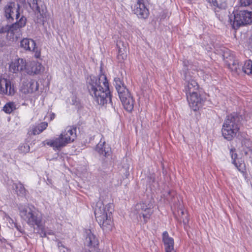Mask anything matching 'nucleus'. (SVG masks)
Masks as SVG:
<instances>
[{"mask_svg": "<svg viewBox=\"0 0 252 252\" xmlns=\"http://www.w3.org/2000/svg\"><path fill=\"white\" fill-rule=\"evenodd\" d=\"M87 88L90 94L99 105H103L108 102H111L109 83L104 74L97 78L91 76L88 80Z\"/></svg>", "mask_w": 252, "mask_h": 252, "instance_id": "nucleus-1", "label": "nucleus"}, {"mask_svg": "<svg viewBox=\"0 0 252 252\" xmlns=\"http://www.w3.org/2000/svg\"><path fill=\"white\" fill-rule=\"evenodd\" d=\"M113 209L111 204H108L105 207L100 203H98L94 210L96 221L100 227L106 232L111 231L113 223L112 220V213Z\"/></svg>", "mask_w": 252, "mask_h": 252, "instance_id": "nucleus-2", "label": "nucleus"}, {"mask_svg": "<svg viewBox=\"0 0 252 252\" xmlns=\"http://www.w3.org/2000/svg\"><path fill=\"white\" fill-rule=\"evenodd\" d=\"M19 215L29 225H36L39 227L41 224V213L34 206L30 205L19 204Z\"/></svg>", "mask_w": 252, "mask_h": 252, "instance_id": "nucleus-3", "label": "nucleus"}, {"mask_svg": "<svg viewBox=\"0 0 252 252\" xmlns=\"http://www.w3.org/2000/svg\"><path fill=\"white\" fill-rule=\"evenodd\" d=\"M240 129V117L235 113L226 117L221 129L224 138L231 140L234 137Z\"/></svg>", "mask_w": 252, "mask_h": 252, "instance_id": "nucleus-4", "label": "nucleus"}, {"mask_svg": "<svg viewBox=\"0 0 252 252\" xmlns=\"http://www.w3.org/2000/svg\"><path fill=\"white\" fill-rule=\"evenodd\" d=\"M233 14V15L230 17L229 20L232 27L235 30L252 23V12L241 10L236 14Z\"/></svg>", "mask_w": 252, "mask_h": 252, "instance_id": "nucleus-5", "label": "nucleus"}, {"mask_svg": "<svg viewBox=\"0 0 252 252\" xmlns=\"http://www.w3.org/2000/svg\"><path fill=\"white\" fill-rule=\"evenodd\" d=\"M153 213L152 205L145 202L137 203L135 206L134 214L139 221L146 223L150 219Z\"/></svg>", "mask_w": 252, "mask_h": 252, "instance_id": "nucleus-6", "label": "nucleus"}, {"mask_svg": "<svg viewBox=\"0 0 252 252\" xmlns=\"http://www.w3.org/2000/svg\"><path fill=\"white\" fill-rule=\"evenodd\" d=\"M20 5L19 4H16L15 2L9 1L4 6V14L6 19L10 22H13L15 19L18 20L20 16Z\"/></svg>", "mask_w": 252, "mask_h": 252, "instance_id": "nucleus-7", "label": "nucleus"}, {"mask_svg": "<svg viewBox=\"0 0 252 252\" xmlns=\"http://www.w3.org/2000/svg\"><path fill=\"white\" fill-rule=\"evenodd\" d=\"M223 56L225 62L232 71L238 74L242 70V64L239 63L238 60L235 59L230 51L224 53Z\"/></svg>", "mask_w": 252, "mask_h": 252, "instance_id": "nucleus-8", "label": "nucleus"}, {"mask_svg": "<svg viewBox=\"0 0 252 252\" xmlns=\"http://www.w3.org/2000/svg\"><path fill=\"white\" fill-rule=\"evenodd\" d=\"M70 138H66L63 137V135L61 134L56 137L52 139H47L42 142L44 145H47L48 146L52 147L55 151H60L63 147H65L66 144V142L70 141Z\"/></svg>", "mask_w": 252, "mask_h": 252, "instance_id": "nucleus-9", "label": "nucleus"}, {"mask_svg": "<svg viewBox=\"0 0 252 252\" xmlns=\"http://www.w3.org/2000/svg\"><path fill=\"white\" fill-rule=\"evenodd\" d=\"M230 154L232 159V163L235 165L237 169L241 172L245 178H246V166L244 161L238 158L235 148H231L230 150Z\"/></svg>", "mask_w": 252, "mask_h": 252, "instance_id": "nucleus-10", "label": "nucleus"}, {"mask_svg": "<svg viewBox=\"0 0 252 252\" xmlns=\"http://www.w3.org/2000/svg\"><path fill=\"white\" fill-rule=\"evenodd\" d=\"M187 99L191 109L195 111L201 106L202 99L198 92L187 94Z\"/></svg>", "mask_w": 252, "mask_h": 252, "instance_id": "nucleus-11", "label": "nucleus"}, {"mask_svg": "<svg viewBox=\"0 0 252 252\" xmlns=\"http://www.w3.org/2000/svg\"><path fill=\"white\" fill-rule=\"evenodd\" d=\"M133 11L141 19L147 18L149 14V10L146 7L142 0H137L133 7Z\"/></svg>", "mask_w": 252, "mask_h": 252, "instance_id": "nucleus-12", "label": "nucleus"}, {"mask_svg": "<svg viewBox=\"0 0 252 252\" xmlns=\"http://www.w3.org/2000/svg\"><path fill=\"white\" fill-rule=\"evenodd\" d=\"M119 96L124 108L128 112H131L133 109L134 100L129 92L127 91V93H123Z\"/></svg>", "mask_w": 252, "mask_h": 252, "instance_id": "nucleus-13", "label": "nucleus"}, {"mask_svg": "<svg viewBox=\"0 0 252 252\" xmlns=\"http://www.w3.org/2000/svg\"><path fill=\"white\" fill-rule=\"evenodd\" d=\"M185 80L187 83L185 85V91L187 94L198 92L199 86L193 78L186 73Z\"/></svg>", "mask_w": 252, "mask_h": 252, "instance_id": "nucleus-14", "label": "nucleus"}, {"mask_svg": "<svg viewBox=\"0 0 252 252\" xmlns=\"http://www.w3.org/2000/svg\"><path fill=\"white\" fill-rule=\"evenodd\" d=\"M15 89L11 82L3 78H0V94L11 95L14 94Z\"/></svg>", "mask_w": 252, "mask_h": 252, "instance_id": "nucleus-15", "label": "nucleus"}, {"mask_svg": "<svg viewBox=\"0 0 252 252\" xmlns=\"http://www.w3.org/2000/svg\"><path fill=\"white\" fill-rule=\"evenodd\" d=\"M25 71L30 75L38 74L44 71V67L41 63L32 61L27 64Z\"/></svg>", "mask_w": 252, "mask_h": 252, "instance_id": "nucleus-16", "label": "nucleus"}, {"mask_svg": "<svg viewBox=\"0 0 252 252\" xmlns=\"http://www.w3.org/2000/svg\"><path fill=\"white\" fill-rule=\"evenodd\" d=\"M36 43L35 41L30 38H24L20 42V47L26 51L35 52V57L37 58L40 56V53L36 51Z\"/></svg>", "mask_w": 252, "mask_h": 252, "instance_id": "nucleus-17", "label": "nucleus"}, {"mask_svg": "<svg viewBox=\"0 0 252 252\" xmlns=\"http://www.w3.org/2000/svg\"><path fill=\"white\" fill-rule=\"evenodd\" d=\"M26 66V60L18 58L11 63L9 65V70L11 72L16 73L19 71L25 70Z\"/></svg>", "mask_w": 252, "mask_h": 252, "instance_id": "nucleus-18", "label": "nucleus"}, {"mask_svg": "<svg viewBox=\"0 0 252 252\" xmlns=\"http://www.w3.org/2000/svg\"><path fill=\"white\" fill-rule=\"evenodd\" d=\"M86 233L87 237L86 238L85 244L90 248L89 252H91L98 246V242L90 230H88L86 231Z\"/></svg>", "mask_w": 252, "mask_h": 252, "instance_id": "nucleus-19", "label": "nucleus"}, {"mask_svg": "<svg viewBox=\"0 0 252 252\" xmlns=\"http://www.w3.org/2000/svg\"><path fill=\"white\" fill-rule=\"evenodd\" d=\"M162 241L164 244L165 252H175L174 248V239L169 237L167 231L162 233Z\"/></svg>", "mask_w": 252, "mask_h": 252, "instance_id": "nucleus-20", "label": "nucleus"}, {"mask_svg": "<svg viewBox=\"0 0 252 252\" xmlns=\"http://www.w3.org/2000/svg\"><path fill=\"white\" fill-rule=\"evenodd\" d=\"M123 72H121V75L118 76L117 77L114 78V85L119 94V95L122 94L126 93L128 91L126 88V87L123 81Z\"/></svg>", "mask_w": 252, "mask_h": 252, "instance_id": "nucleus-21", "label": "nucleus"}, {"mask_svg": "<svg viewBox=\"0 0 252 252\" xmlns=\"http://www.w3.org/2000/svg\"><path fill=\"white\" fill-rule=\"evenodd\" d=\"M26 18L24 16L22 15L18 20H17L16 22L8 26L9 32L14 33L18 30H20V29L24 27L26 25Z\"/></svg>", "mask_w": 252, "mask_h": 252, "instance_id": "nucleus-22", "label": "nucleus"}, {"mask_svg": "<svg viewBox=\"0 0 252 252\" xmlns=\"http://www.w3.org/2000/svg\"><path fill=\"white\" fill-rule=\"evenodd\" d=\"M76 128L71 126H67L65 130L63 131L61 135H63V137L66 138H70V141L66 142V144L74 141L76 137Z\"/></svg>", "mask_w": 252, "mask_h": 252, "instance_id": "nucleus-23", "label": "nucleus"}, {"mask_svg": "<svg viewBox=\"0 0 252 252\" xmlns=\"http://www.w3.org/2000/svg\"><path fill=\"white\" fill-rule=\"evenodd\" d=\"M96 151L100 155H102L105 157L110 156L111 153V149L109 147H106L105 141L102 142L101 140L97 145Z\"/></svg>", "mask_w": 252, "mask_h": 252, "instance_id": "nucleus-24", "label": "nucleus"}, {"mask_svg": "<svg viewBox=\"0 0 252 252\" xmlns=\"http://www.w3.org/2000/svg\"><path fill=\"white\" fill-rule=\"evenodd\" d=\"M33 4V6H32L31 8L34 10H35L37 13L40 14V16L41 17L44 18L45 17L47 12V8L43 2L40 0L36 4Z\"/></svg>", "mask_w": 252, "mask_h": 252, "instance_id": "nucleus-25", "label": "nucleus"}, {"mask_svg": "<svg viewBox=\"0 0 252 252\" xmlns=\"http://www.w3.org/2000/svg\"><path fill=\"white\" fill-rule=\"evenodd\" d=\"M48 126V123L46 122H42L39 124L37 126H33L29 131L31 134L34 135L39 134L41 133L44 130H45Z\"/></svg>", "mask_w": 252, "mask_h": 252, "instance_id": "nucleus-26", "label": "nucleus"}, {"mask_svg": "<svg viewBox=\"0 0 252 252\" xmlns=\"http://www.w3.org/2000/svg\"><path fill=\"white\" fill-rule=\"evenodd\" d=\"M26 86L27 88H25V86L23 88V92L25 94L32 93L36 91L38 88L37 82L33 80H31L28 82Z\"/></svg>", "mask_w": 252, "mask_h": 252, "instance_id": "nucleus-27", "label": "nucleus"}, {"mask_svg": "<svg viewBox=\"0 0 252 252\" xmlns=\"http://www.w3.org/2000/svg\"><path fill=\"white\" fill-rule=\"evenodd\" d=\"M211 6L219 9H225L227 6L226 0H206Z\"/></svg>", "mask_w": 252, "mask_h": 252, "instance_id": "nucleus-28", "label": "nucleus"}, {"mask_svg": "<svg viewBox=\"0 0 252 252\" xmlns=\"http://www.w3.org/2000/svg\"><path fill=\"white\" fill-rule=\"evenodd\" d=\"M242 71L246 74H252V61H246L242 66Z\"/></svg>", "mask_w": 252, "mask_h": 252, "instance_id": "nucleus-29", "label": "nucleus"}, {"mask_svg": "<svg viewBox=\"0 0 252 252\" xmlns=\"http://www.w3.org/2000/svg\"><path fill=\"white\" fill-rule=\"evenodd\" d=\"M16 109V105L13 102H9L5 104L3 110L7 114H10Z\"/></svg>", "mask_w": 252, "mask_h": 252, "instance_id": "nucleus-30", "label": "nucleus"}, {"mask_svg": "<svg viewBox=\"0 0 252 252\" xmlns=\"http://www.w3.org/2000/svg\"><path fill=\"white\" fill-rule=\"evenodd\" d=\"M16 190L19 195L24 196L26 194V190L23 185L21 183L14 184Z\"/></svg>", "mask_w": 252, "mask_h": 252, "instance_id": "nucleus-31", "label": "nucleus"}, {"mask_svg": "<svg viewBox=\"0 0 252 252\" xmlns=\"http://www.w3.org/2000/svg\"><path fill=\"white\" fill-rule=\"evenodd\" d=\"M18 149L21 153L25 154L29 152L30 146L27 143H23L19 147Z\"/></svg>", "mask_w": 252, "mask_h": 252, "instance_id": "nucleus-32", "label": "nucleus"}, {"mask_svg": "<svg viewBox=\"0 0 252 252\" xmlns=\"http://www.w3.org/2000/svg\"><path fill=\"white\" fill-rule=\"evenodd\" d=\"M240 2L242 6H247L252 4V0H240Z\"/></svg>", "mask_w": 252, "mask_h": 252, "instance_id": "nucleus-33", "label": "nucleus"}, {"mask_svg": "<svg viewBox=\"0 0 252 252\" xmlns=\"http://www.w3.org/2000/svg\"><path fill=\"white\" fill-rule=\"evenodd\" d=\"M123 51H122L121 50V49H120L119 50L118 55L119 59H120L121 58H122V60H124L125 58H126V55Z\"/></svg>", "mask_w": 252, "mask_h": 252, "instance_id": "nucleus-34", "label": "nucleus"}, {"mask_svg": "<svg viewBox=\"0 0 252 252\" xmlns=\"http://www.w3.org/2000/svg\"><path fill=\"white\" fill-rule=\"evenodd\" d=\"M39 1L38 0H28V2L30 5V6L31 8H32V6H33V4L35 5Z\"/></svg>", "mask_w": 252, "mask_h": 252, "instance_id": "nucleus-35", "label": "nucleus"}, {"mask_svg": "<svg viewBox=\"0 0 252 252\" xmlns=\"http://www.w3.org/2000/svg\"><path fill=\"white\" fill-rule=\"evenodd\" d=\"M6 32H9L8 26L2 27L0 29V33H4Z\"/></svg>", "mask_w": 252, "mask_h": 252, "instance_id": "nucleus-36", "label": "nucleus"}, {"mask_svg": "<svg viewBox=\"0 0 252 252\" xmlns=\"http://www.w3.org/2000/svg\"><path fill=\"white\" fill-rule=\"evenodd\" d=\"M45 231H46V232H47V235H54V232L52 230L48 229V230H45Z\"/></svg>", "mask_w": 252, "mask_h": 252, "instance_id": "nucleus-37", "label": "nucleus"}, {"mask_svg": "<svg viewBox=\"0 0 252 252\" xmlns=\"http://www.w3.org/2000/svg\"><path fill=\"white\" fill-rule=\"evenodd\" d=\"M41 236L42 237H45L47 236V232H46L45 230H42L41 232Z\"/></svg>", "mask_w": 252, "mask_h": 252, "instance_id": "nucleus-38", "label": "nucleus"}, {"mask_svg": "<svg viewBox=\"0 0 252 252\" xmlns=\"http://www.w3.org/2000/svg\"><path fill=\"white\" fill-rule=\"evenodd\" d=\"M149 179V182H154L155 181V177L153 175H151L150 177H148Z\"/></svg>", "mask_w": 252, "mask_h": 252, "instance_id": "nucleus-39", "label": "nucleus"}, {"mask_svg": "<svg viewBox=\"0 0 252 252\" xmlns=\"http://www.w3.org/2000/svg\"><path fill=\"white\" fill-rule=\"evenodd\" d=\"M60 251L62 252V251H63V252H67V250L62 246H59Z\"/></svg>", "mask_w": 252, "mask_h": 252, "instance_id": "nucleus-40", "label": "nucleus"}, {"mask_svg": "<svg viewBox=\"0 0 252 252\" xmlns=\"http://www.w3.org/2000/svg\"><path fill=\"white\" fill-rule=\"evenodd\" d=\"M55 118V114L52 113L50 116V119L52 120Z\"/></svg>", "mask_w": 252, "mask_h": 252, "instance_id": "nucleus-41", "label": "nucleus"}, {"mask_svg": "<svg viewBox=\"0 0 252 252\" xmlns=\"http://www.w3.org/2000/svg\"><path fill=\"white\" fill-rule=\"evenodd\" d=\"M174 191H170L168 192V194H171V195H174Z\"/></svg>", "mask_w": 252, "mask_h": 252, "instance_id": "nucleus-42", "label": "nucleus"}, {"mask_svg": "<svg viewBox=\"0 0 252 252\" xmlns=\"http://www.w3.org/2000/svg\"><path fill=\"white\" fill-rule=\"evenodd\" d=\"M20 2H24L25 1V0H19Z\"/></svg>", "mask_w": 252, "mask_h": 252, "instance_id": "nucleus-43", "label": "nucleus"}, {"mask_svg": "<svg viewBox=\"0 0 252 252\" xmlns=\"http://www.w3.org/2000/svg\"><path fill=\"white\" fill-rule=\"evenodd\" d=\"M190 2L192 1L193 0H189Z\"/></svg>", "mask_w": 252, "mask_h": 252, "instance_id": "nucleus-44", "label": "nucleus"}, {"mask_svg": "<svg viewBox=\"0 0 252 252\" xmlns=\"http://www.w3.org/2000/svg\"><path fill=\"white\" fill-rule=\"evenodd\" d=\"M182 214H184L183 211H182Z\"/></svg>", "mask_w": 252, "mask_h": 252, "instance_id": "nucleus-45", "label": "nucleus"}, {"mask_svg": "<svg viewBox=\"0 0 252 252\" xmlns=\"http://www.w3.org/2000/svg\"><path fill=\"white\" fill-rule=\"evenodd\" d=\"M1 0H0V3L1 2Z\"/></svg>", "mask_w": 252, "mask_h": 252, "instance_id": "nucleus-46", "label": "nucleus"}]
</instances>
